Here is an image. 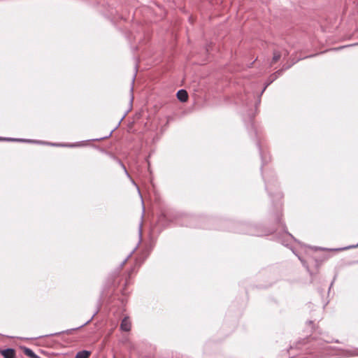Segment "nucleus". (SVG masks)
I'll return each instance as SVG.
<instances>
[{
  "label": "nucleus",
  "mask_w": 358,
  "mask_h": 358,
  "mask_svg": "<svg viewBox=\"0 0 358 358\" xmlns=\"http://www.w3.org/2000/svg\"><path fill=\"white\" fill-rule=\"evenodd\" d=\"M297 61H293L291 64H284L282 66V67L279 69V71H282V74L283 73V72L287 69H289V68H291Z\"/></svg>",
  "instance_id": "obj_13"
},
{
  "label": "nucleus",
  "mask_w": 358,
  "mask_h": 358,
  "mask_svg": "<svg viewBox=\"0 0 358 358\" xmlns=\"http://www.w3.org/2000/svg\"><path fill=\"white\" fill-rule=\"evenodd\" d=\"M169 122V119H168V120H166V124H165V126H164V127H163L162 128V129H161L162 133H163V132L165 131V127L168 125Z\"/></svg>",
  "instance_id": "obj_20"
},
{
  "label": "nucleus",
  "mask_w": 358,
  "mask_h": 358,
  "mask_svg": "<svg viewBox=\"0 0 358 358\" xmlns=\"http://www.w3.org/2000/svg\"><path fill=\"white\" fill-rule=\"evenodd\" d=\"M325 259H321V260H318V259H315V266L317 267V268H318L320 267V266L321 265L322 262Z\"/></svg>",
  "instance_id": "obj_17"
},
{
  "label": "nucleus",
  "mask_w": 358,
  "mask_h": 358,
  "mask_svg": "<svg viewBox=\"0 0 358 358\" xmlns=\"http://www.w3.org/2000/svg\"><path fill=\"white\" fill-rule=\"evenodd\" d=\"M1 354L4 358H15V352L12 348H8L2 350Z\"/></svg>",
  "instance_id": "obj_7"
},
{
  "label": "nucleus",
  "mask_w": 358,
  "mask_h": 358,
  "mask_svg": "<svg viewBox=\"0 0 358 358\" xmlns=\"http://www.w3.org/2000/svg\"><path fill=\"white\" fill-rule=\"evenodd\" d=\"M91 352L87 350H82L78 352L75 358H88L90 356Z\"/></svg>",
  "instance_id": "obj_9"
},
{
  "label": "nucleus",
  "mask_w": 358,
  "mask_h": 358,
  "mask_svg": "<svg viewBox=\"0 0 358 358\" xmlns=\"http://www.w3.org/2000/svg\"><path fill=\"white\" fill-rule=\"evenodd\" d=\"M257 145L258 147V149H259V154H260V156H261V158H262V168L263 166L265 165L268 162V161L266 159V157L264 156L262 149L261 145H260L259 142L257 143Z\"/></svg>",
  "instance_id": "obj_11"
},
{
  "label": "nucleus",
  "mask_w": 358,
  "mask_h": 358,
  "mask_svg": "<svg viewBox=\"0 0 358 358\" xmlns=\"http://www.w3.org/2000/svg\"><path fill=\"white\" fill-rule=\"evenodd\" d=\"M119 163H120V166H122V168L123 169V170H124V171L125 174L127 176V177H128V178H130V180H131V182H132L135 186H136V187H137V189H138V191L139 192V188H138V187L137 186V185H136V183L135 182V181H134L131 178V176H130L129 173H128V171H127V169H126L125 166L124 165V164H122L120 161L119 162Z\"/></svg>",
  "instance_id": "obj_12"
},
{
  "label": "nucleus",
  "mask_w": 358,
  "mask_h": 358,
  "mask_svg": "<svg viewBox=\"0 0 358 358\" xmlns=\"http://www.w3.org/2000/svg\"><path fill=\"white\" fill-rule=\"evenodd\" d=\"M23 352L25 355L31 358H41L37 355H36L32 350L26 347L23 348Z\"/></svg>",
  "instance_id": "obj_8"
},
{
  "label": "nucleus",
  "mask_w": 358,
  "mask_h": 358,
  "mask_svg": "<svg viewBox=\"0 0 358 358\" xmlns=\"http://www.w3.org/2000/svg\"><path fill=\"white\" fill-rule=\"evenodd\" d=\"M289 55V52L287 50H284V59Z\"/></svg>",
  "instance_id": "obj_22"
},
{
  "label": "nucleus",
  "mask_w": 358,
  "mask_h": 358,
  "mask_svg": "<svg viewBox=\"0 0 358 358\" xmlns=\"http://www.w3.org/2000/svg\"><path fill=\"white\" fill-rule=\"evenodd\" d=\"M286 235H287L289 238H292V239L295 240V238H294V236H293L291 234H289V233H288V232H286Z\"/></svg>",
  "instance_id": "obj_23"
},
{
  "label": "nucleus",
  "mask_w": 358,
  "mask_h": 358,
  "mask_svg": "<svg viewBox=\"0 0 358 358\" xmlns=\"http://www.w3.org/2000/svg\"><path fill=\"white\" fill-rule=\"evenodd\" d=\"M282 71H279L278 70L276 72L273 73V74H271L268 79V81L266 83L263 90H262L260 94H259V99L257 100V102L256 103V107L257 106V105H259L261 102V99H260V96L262 95V94L264 92V91L266 90V89L273 82L275 81L279 76H282Z\"/></svg>",
  "instance_id": "obj_2"
},
{
  "label": "nucleus",
  "mask_w": 358,
  "mask_h": 358,
  "mask_svg": "<svg viewBox=\"0 0 358 358\" xmlns=\"http://www.w3.org/2000/svg\"><path fill=\"white\" fill-rule=\"evenodd\" d=\"M176 96L178 99L182 103H185L188 100V94L187 91L183 89H181L178 91Z\"/></svg>",
  "instance_id": "obj_5"
},
{
  "label": "nucleus",
  "mask_w": 358,
  "mask_h": 358,
  "mask_svg": "<svg viewBox=\"0 0 358 358\" xmlns=\"http://www.w3.org/2000/svg\"><path fill=\"white\" fill-rule=\"evenodd\" d=\"M282 244L284 245L287 246V243H285V242L284 241H282Z\"/></svg>",
  "instance_id": "obj_28"
},
{
  "label": "nucleus",
  "mask_w": 358,
  "mask_h": 358,
  "mask_svg": "<svg viewBox=\"0 0 358 358\" xmlns=\"http://www.w3.org/2000/svg\"><path fill=\"white\" fill-rule=\"evenodd\" d=\"M157 202H158V203L159 202V199L157 200Z\"/></svg>",
  "instance_id": "obj_34"
},
{
  "label": "nucleus",
  "mask_w": 358,
  "mask_h": 358,
  "mask_svg": "<svg viewBox=\"0 0 358 358\" xmlns=\"http://www.w3.org/2000/svg\"><path fill=\"white\" fill-rule=\"evenodd\" d=\"M3 140L6 141H26V140L24 139H17V138H3Z\"/></svg>",
  "instance_id": "obj_18"
},
{
  "label": "nucleus",
  "mask_w": 358,
  "mask_h": 358,
  "mask_svg": "<svg viewBox=\"0 0 358 358\" xmlns=\"http://www.w3.org/2000/svg\"><path fill=\"white\" fill-rule=\"evenodd\" d=\"M133 90H134V87H133V86H131V90H130L131 93L133 92Z\"/></svg>",
  "instance_id": "obj_30"
},
{
  "label": "nucleus",
  "mask_w": 358,
  "mask_h": 358,
  "mask_svg": "<svg viewBox=\"0 0 358 358\" xmlns=\"http://www.w3.org/2000/svg\"><path fill=\"white\" fill-rule=\"evenodd\" d=\"M134 80H135V77H134V78H132V83H134Z\"/></svg>",
  "instance_id": "obj_32"
},
{
  "label": "nucleus",
  "mask_w": 358,
  "mask_h": 358,
  "mask_svg": "<svg viewBox=\"0 0 358 358\" xmlns=\"http://www.w3.org/2000/svg\"><path fill=\"white\" fill-rule=\"evenodd\" d=\"M131 322L128 317H125L122 319L120 324V329L124 331H129L131 330Z\"/></svg>",
  "instance_id": "obj_4"
},
{
  "label": "nucleus",
  "mask_w": 358,
  "mask_h": 358,
  "mask_svg": "<svg viewBox=\"0 0 358 358\" xmlns=\"http://www.w3.org/2000/svg\"><path fill=\"white\" fill-rule=\"evenodd\" d=\"M357 246H358V244H357V245H356L349 246V247H348L347 248H356V247H357Z\"/></svg>",
  "instance_id": "obj_25"
},
{
  "label": "nucleus",
  "mask_w": 358,
  "mask_h": 358,
  "mask_svg": "<svg viewBox=\"0 0 358 358\" xmlns=\"http://www.w3.org/2000/svg\"><path fill=\"white\" fill-rule=\"evenodd\" d=\"M299 259H300V261L301 262V263H302L303 266L304 267H306V269H307V271H308V273H310V275H313V273L309 270V268H308V265H307L306 262L303 259H302L301 257H299Z\"/></svg>",
  "instance_id": "obj_14"
},
{
  "label": "nucleus",
  "mask_w": 358,
  "mask_h": 358,
  "mask_svg": "<svg viewBox=\"0 0 358 358\" xmlns=\"http://www.w3.org/2000/svg\"><path fill=\"white\" fill-rule=\"evenodd\" d=\"M318 248H315V250H317ZM320 250H325L324 248H319Z\"/></svg>",
  "instance_id": "obj_31"
},
{
  "label": "nucleus",
  "mask_w": 358,
  "mask_h": 358,
  "mask_svg": "<svg viewBox=\"0 0 358 358\" xmlns=\"http://www.w3.org/2000/svg\"><path fill=\"white\" fill-rule=\"evenodd\" d=\"M142 222H141L140 225H139V235L140 236H141V234H142Z\"/></svg>",
  "instance_id": "obj_21"
},
{
  "label": "nucleus",
  "mask_w": 358,
  "mask_h": 358,
  "mask_svg": "<svg viewBox=\"0 0 358 358\" xmlns=\"http://www.w3.org/2000/svg\"><path fill=\"white\" fill-rule=\"evenodd\" d=\"M315 55H309V56H307V57H303V59L305 58H308V57H314Z\"/></svg>",
  "instance_id": "obj_26"
},
{
  "label": "nucleus",
  "mask_w": 358,
  "mask_h": 358,
  "mask_svg": "<svg viewBox=\"0 0 358 358\" xmlns=\"http://www.w3.org/2000/svg\"><path fill=\"white\" fill-rule=\"evenodd\" d=\"M278 222L280 223V220L279 217H277Z\"/></svg>",
  "instance_id": "obj_29"
},
{
  "label": "nucleus",
  "mask_w": 358,
  "mask_h": 358,
  "mask_svg": "<svg viewBox=\"0 0 358 358\" xmlns=\"http://www.w3.org/2000/svg\"><path fill=\"white\" fill-rule=\"evenodd\" d=\"M281 56H282V54L279 51L274 50L273 56L272 61H271V65H273V64L278 62L279 59H280Z\"/></svg>",
  "instance_id": "obj_10"
},
{
  "label": "nucleus",
  "mask_w": 358,
  "mask_h": 358,
  "mask_svg": "<svg viewBox=\"0 0 358 358\" xmlns=\"http://www.w3.org/2000/svg\"><path fill=\"white\" fill-rule=\"evenodd\" d=\"M277 187L276 181L274 179H271V180H266L265 179V187L268 194L272 196V189L273 188H275Z\"/></svg>",
  "instance_id": "obj_3"
},
{
  "label": "nucleus",
  "mask_w": 358,
  "mask_h": 358,
  "mask_svg": "<svg viewBox=\"0 0 358 358\" xmlns=\"http://www.w3.org/2000/svg\"><path fill=\"white\" fill-rule=\"evenodd\" d=\"M358 45V43H355V44H352V45H348L347 47L348 46H354V45ZM346 46H341V47H339L338 48H333V49H331V50H341V49H343L344 48H345Z\"/></svg>",
  "instance_id": "obj_19"
},
{
  "label": "nucleus",
  "mask_w": 358,
  "mask_h": 358,
  "mask_svg": "<svg viewBox=\"0 0 358 358\" xmlns=\"http://www.w3.org/2000/svg\"><path fill=\"white\" fill-rule=\"evenodd\" d=\"M158 225L162 223L163 227L168 225L169 222L175 221L177 224L189 227H199L208 229L228 230L239 234H247L252 236H262L255 227L243 222H235L231 220H221L206 217L189 215L186 213L162 211L158 214Z\"/></svg>",
  "instance_id": "obj_1"
},
{
  "label": "nucleus",
  "mask_w": 358,
  "mask_h": 358,
  "mask_svg": "<svg viewBox=\"0 0 358 358\" xmlns=\"http://www.w3.org/2000/svg\"><path fill=\"white\" fill-rule=\"evenodd\" d=\"M127 259H128V258L125 259L123 261V262H122V263L121 264V265H120V266H121V267H122V266L124 265V264L127 262Z\"/></svg>",
  "instance_id": "obj_24"
},
{
  "label": "nucleus",
  "mask_w": 358,
  "mask_h": 358,
  "mask_svg": "<svg viewBox=\"0 0 358 358\" xmlns=\"http://www.w3.org/2000/svg\"><path fill=\"white\" fill-rule=\"evenodd\" d=\"M133 99H134V96H133V95L131 94V101H133Z\"/></svg>",
  "instance_id": "obj_33"
},
{
  "label": "nucleus",
  "mask_w": 358,
  "mask_h": 358,
  "mask_svg": "<svg viewBox=\"0 0 358 358\" xmlns=\"http://www.w3.org/2000/svg\"><path fill=\"white\" fill-rule=\"evenodd\" d=\"M253 96L252 94H245L241 95L239 99L240 102L243 105L248 106L252 103Z\"/></svg>",
  "instance_id": "obj_6"
},
{
  "label": "nucleus",
  "mask_w": 358,
  "mask_h": 358,
  "mask_svg": "<svg viewBox=\"0 0 358 358\" xmlns=\"http://www.w3.org/2000/svg\"><path fill=\"white\" fill-rule=\"evenodd\" d=\"M248 115L250 116V120L254 118V115H252L249 114Z\"/></svg>",
  "instance_id": "obj_27"
},
{
  "label": "nucleus",
  "mask_w": 358,
  "mask_h": 358,
  "mask_svg": "<svg viewBox=\"0 0 358 358\" xmlns=\"http://www.w3.org/2000/svg\"><path fill=\"white\" fill-rule=\"evenodd\" d=\"M90 322V320H88L87 322H86L85 324H82L81 326L77 327V328H75V329H70V330H67L66 331V333L67 334H69L71 331H74V330H76V329H80L81 327H84L85 325L87 324L89 322Z\"/></svg>",
  "instance_id": "obj_15"
},
{
  "label": "nucleus",
  "mask_w": 358,
  "mask_h": 358,
  "mask_svg": "<svg viewBox=\"0 0 358 358\" xmlns=\"http://www.w3.org/2000/svg\"><path fill=\"white\" fill-rule=\"evenodd\" d=\"M275 198L276 199V200L279 201L282 198V194L281 192H276L275 193Z\"/></svg>",
  "instance_id": "obj_16"
}]
</instances>
